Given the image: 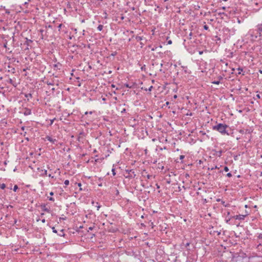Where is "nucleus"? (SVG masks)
Returning <instances> with one entry per match:
<instances>
[{"mask_svg": "<svg viewBox=\"0 0 262 262\" xmlns=\"http://www.w3.org/2000/svg\"><path fill=\"white\" fill-rule=\"evenodd\" d=\"M117 54V52L115 51L111 53V56H115Z\"/></svg>", "mask_w": 262, "mask_h": 262, "instance_id": "28", "label": "nucleus"}, {"mask_svg": "<svg viewBox=\"0 0 262 262\" xmlns=\"http://www.w3.org/2000/svg\"><path fill=\"white\" fill-rule=\"evenodd\" d=\"M95 204H96L95 206L97 207V210H98L99 209V208L101 207V205L99 204L98 202H96Z\"/></svg>", "mask_w": 262, "mask_h": 262, "instance_id": "21", "label": "nucleus"}, {"mask_svg": "<svg viewBox=\"0 0 262 262\" xmlns=\"http://www.w3.org/2000/svg\"><path fill=\"white\" fill-rule=\"evenodd\" d=\"M4 47L5 48H7V45H6V44H5V45H4Z\"/></svg>", "mask_w": 262, "mask_h": 262, "instance_id": "63", "label": "nucleus"}, {"mask_svg": "<svg viewBox=\"0 0 262 262\" xmlns=\"http://www.w3.org/2000/svg\"><path fill=\"white\" fill-rule=\"evenodd\" d=\"M62 27H64V26L62 24H60L58 25V30L59 31H60V30L62 28Z\"/></svg>", "mask_w": 262, "mask_h": 262, "instance_id": "26", "label": "nucleus"}, {"mask_svg": "<svg viewBox=\"0 0 262 262\" xmlns=\"http://www.w3.org/2000/svg\"><path fill=\"white\" fill-rule=\"evenodd\" d=\"M46 139L48 141H50V142H51L52 144H56V142H57V140L56 139H53V138H52L51 137L49 136H47V137H46Z\"/></svg>", "mask_w": 262, "mask_h": 262, "instance_id": "11", "label": "nucleus"}, {"mask_svg": "<svg viewBox=\"0 0 262 262\" xmlns=\"http://www.w3.org/2000/svg\"><path fill=\"white\" fill-rule=\"evenodd\" d=\"M52 229L54 233H57V231L55 229V227H53Z\"/></svg>", "mask_w": 262, "mask_h": 262, "instance_id": "37", "label": "nucleus"}, {"mask_svg": "<svg viewBox=\"0 0 262 262\" xmlns=\"http://www.w3.org/2000/svg\"><path fill=\"white\" fill-rule=\"evenodd\" d=\"M124 85H125V86L126 88H131V86L128 84H127V83L125 84Z\"/></svg>", "mask_w": 262, "mask_h": 262, "instance_id": "44", "label": "nucleus"}, {"mask_svg": "<svg viewBox=\"0 0 262 262\" xmlns=\"http://www.w3.org/2000/svg\"><path fill=\"white\" fill-rule=\"evenodd\" d=\"M49 177L52 179H53L54 178V176H52L51 174H49Z\"/></svg>", "mask_w": 262, "mask_h": 262, "instance_id": "51", "label": "nucleus"}, {"mask_svg": "<svg viewBox=\"0 0 262 262\" xmlns=\"http://www.w3.org/2000/svg\"><path fill=\"white\" fill-rule=\"evenodd\" d=\"M8 68H9L8 70L9 72H11L12 73H14L15 72V69L14 68L10 66H8Z\"/></svg>", "mask_w": 262, "mask_h": 262, "instance_id": "15", "label": "nucleus"}, {"mask_svg": "<svg viewBox=\"0 0 262 262\" xmlns=\"http://www.w3.org/2000/svg\"><path fill=\"white\" fill-rule=\"evenodd\" d=\"M237 23L238 24H241V20L239 19H238V18H237Z\"/></svg>", "mask_w": 262, "mask_h": 262, "instance_id": "53", "label": "nucleus"}, {"mask_svg": "<svg viewBox=\"0 0 262 262\" xmlns=\"http://www.w3.org/2000/svg\"><path fill=\"white\" fill-rule=\"evenodd\" d=\"M257 237L259 239H262V233H259Z\"/></svg>", "mask_w": 262, "mask_h": 262, "instance_id": "40", "label": "nucleus"}, {"mask_svg": "<svg viewBox=\"0 0 262 262\" xmlns=\"http://www.w3.org/2000/svg\"><path fill=\"white\" fill-rule=\"evenodd\" d=\"M246 36L251 41H255L260 36L258 34L257 31L255 29H250L247 33Z\"/></svg>", "mask_w": 262, "mask_h": 262, "instance_id": "2", "label": "nucleus"}, {"mask_svg": "<svg viewBox=\"0 0 262 262\" xmlns=\"http://www.w3.org/2000/svg\"><path fill=\"white\" fill-rule=\"evenodd\" d=\"M177 97H178V96H177V95H174L173 96V98L174 99H177Z\"/></svg>", "mask_w": 262, "mask_h": 262, "instance_id": "49", "label": "nucleus"}, {"mask_svg": "<svg viewBox=\"0 0 262 262\" xmlns=\"http://www.w3.org/2000/svg\"><path fill=\"white\" fill-rule=\"evenodd\" d=\"M220 62L222 63L221 64V69L223 71H224L225 72L228 71V63L225 61H224L223 60H221Z\"/></svg>", "mask_w": 262, "mask_h": 262, "instance_id": "7", "label": "nucleus"}, {"mask_svg": "<svg viewBox=\"0 0 262 262\" xmlns=\"http://www.w3.org/2000/svg\"><path fill=\"white\" fill-rule=\"evenodd\" d=\"M185 158V156L181 155L180 156V160H182Z\"/></svg>", "mask_w": 262, "mask_h": 262, "instance_id": "41", "label": "nucleus"}, {"mask_svg": "<svg viewBox=\"0 0 262 262\" xmlns=\"http://www.w3.org/2000/svg\"><path fill=\"white\" fill-rule=\"evenodd\" d=\"M219 14H224V12H223V13H222V12H220V13H219Z\"/></svg>", "mask_w": 262, "mask_h": 262, "instance_id": "62", "label": "nucleus"}, {"mask_svg": "<svg viewBox=\"0 0 262 262\" xmlns=\"http://www.w3.org/2000/svg\"><path fill=\"white\" fill-rule=\"evenodd\" d=\"M31 114V110L30 109L28 108H25V110L24 112V115L28 116V115H30Z\"/></svg>", "mask_w": 262, "mask_h": 262, "instance_id": "14", "label": "nucleus"}, {"mask_svg": "<svg viewBox=\"0 0 262 262\" xmlns=\"http://www.w3.org/2000/svg\"><path fill=\"white\" fill-rule=\"evenodd\" d=\"M222 9L223 10H225V9H226V7H223L222 8Z\"/></svg>", "mask_w": 262, "mask_h": 262, "instance_id": "61", "label": "nucleus"}, {"mask_svg": "<svg viewBox=\"0 0 262 262\" xmlns=\"http://www.w3.org/2000/svg\"><path fill=\"white\" fill-rule=\"evenodd\" d=\"M57 234L60 236H63L64 235L63 230H60L59 233L57 232Z\"/></svg>", "mask_w": 262, "mask_h": 262, "instance_id": "17", "label": "nucleus"}, {"mask_svg": "<svg viewBox=\"0 0 262 262\" xmlns=\"http://www.w3.org/2000/svg\"><path fill=\"white\" fill-rule=\"evenodd\" d=\"M203 28L205 30H208L209 29V27L207 25H205L204 26H203Z\"/></svg>", "mask_w": 262, "mask_h": 262, "instance_id": "35", "label": "nucleus"}, {"mask_svg": "<svg viewBox=\"0 0 262 262\" xmlns=\"http://www.w3.org/2000/svg\"><path fill=\"white\" fill-rule=\"evenodd\" d=\"M239 132L242 134H250L251 133L252 130L250 129H241Z\"/></svg>", "mask_w": 262, "mask_h": 262, "instance_id": "12", "label": "nucleus"}, {"mask_svg": "<svg viewBox=\"0 0 262 262\" xmlns=\"http://www.w3.org/2000/svg\"><path fill=\"white\" fill-rule=\"evenodd\" d=\"M151 177V176H150V175H149V174H148V175L147 176V179H150Z\"/></svg>", "mask_w": 262, "mask_h": 262, "instance_id": "55", "label": "nucleus"}, {"mask_svg": "<svg viewBox=\"0 0 262 262\" xmlns=\"http://www.w3.org/2000/svg\"><path fill=\"white\" fill-rule=\"evenodd\" d=\"M169 103H169V102H168V101H167V102H166V105L167 106H168V105L169 104Z\"/></svg>", "mask_w": 262, "mask_h": 262, "instance_id": "57", "label": "nucleus"}, {"mask_svg": "<svg viewBox=\"0 0 262 262\" xmlns=\"http://www.w3.org/2000/svg\"><path fill=\"white\" fill-rule=\"evenodd\" d=\"M64 184L66 185H68L69 184V181L68 180H65L64 182Z\"/></svg>", "mask_w": 262, "mask_h": 262, "instance_id": "33", "label": "nucleus"}, {"mask_svg": "<svg viewBox=\"0 0 262 262\" xmlns=\"http://www.w3.org/2000/svg\"><path fill=\"white\" fill-rule=\"evenodd\" d=\"M64 113L65 114H67V117H69L71 114H72V113H70L67 112V110H65L64 111Z\"/></svg>", "mask_w": 262, "mask_h": 262, "instance_id": "25", "label": "nucleus"}, {"mask_svg": "<svg viewBox=\"0 0 262 262\" xmlns=\"http://www.w3.org/2000/svg\"><path fill=\"white\" fill-rule=\"evenodd\" d=\"M25 97H32V94H26Z\"/></svg>", "mask_w": 262, "mask_h": 262, "instance_id": "42", "label": "nucleus"}, {"mask_svg": "<svg viewBox=\"0 0 262 262\" xmlns=\"http://www.w3.org/2000/svg\"><path fill=\"white\" fill-rule=\"evenodd\" d=\"M55 120V118H54L52 120H51V123L50 124L52 125L54 121Z\"/></svg>", "mask_w": 262, "mask_h": 262, "instance_id": "46", "label": "nucleus"}, {"mask_svg": "<svg viewBox=\"0 0 262 262\" xmlns=\"http://www.w3.org/2000/svg\"><path fill=\"white\" fill-rule=\"evenodd\" d=\"M256 98H258V99H260V95H259V94H257V95H256Z\"/></svg>", "mask_w": 262, "mask_h": 262, "instance_id": "48", "label": "nucleus"}, {"mask_svg": "<svg viewBox=\"0 0 262 262\" xmlns=\"http://www.w3.org/2000/svg\"><path fill=\"white\" fill-rule=\"evenodd\" d=\"M37 171L40 173L39 176L41 177H45L47 175V170L43 169L41 168H37Z\"/></svg>", "mask_w": 262, "mask_h": 262, "instance_id": "8", "label": "nucleus"}, {"mask_svg": "<svg viewBox=\"0 0 262 262\" xmlns=\"http://www.w3.org/2000/svg\"><path fill=\"white\" fill-rule=\"evenodd\" d=\"M156 186H157V188H160V186L158 185V184H156Z\"/></svg>", "mask_w": 262, "mask_h": 262, "instance_id": "58", "label": "nucleus"}, {"mask_svg": "<svg viewBox=\"0 0 262 262\" xmlns=\"http://www.w3.org/2000/svg\"><path fill=\"white\" fill-rule=\"evenodd\" d=\"M42 223H45L46 222V220L45 219L41 220Z\"/></svg>", "mask_w": 262, "mask_h": 262, "instance_id": "54", "label": "nucleus"}, {"mask_svg": "<svg viewBox=\"0 0 262 262\" xmlns=\"http://www.w3.org/2000/svg\"><path fill=\"white\" fill-rule=\"evenodd\" d=\"M226 176L227 177L230 178L232 177V174H231V173L229 172V173H227Z\"/></svg>", "mask_w": 262, "mask_h": 262, "instance_id": "38", "label": "nucleus"}, {"mask_svg": "<svg viewBox=\"0 0 262 262\" xmlns=\"http://www.w3.org/2000/svg\"><path fill=\"white\" fill-rule=\"evenodd\" d=\"M66 219V217H59V221L60 222L61 220H65Z\"/></svg>", "mask_w": 262, "mask_h": 262, "instance_id": "43", "label": "nucleus"}, {"mask_svg": "<svg viewBox=\"0 0 262 262\" xmlns=\"http://www.w3.org/2000/svg\"><path fill=\"white\" fill-rule=\"evenodd\" d=\"M199 53L200 55H202L203 53V51H199Z\"/></svg>", "mask_w": 262, "mask_h": 262, "instance_id": "50", "label": "nucleus"}, {"mask_svg": "<svg viewBox=\"0 0 262 262\" xmlns=\"http://www.w3.org/2000/svg\"><path fill=\"white\" fill-rule=\"evenodd\" d=\"M259 72L260 74H262V70H259Z\"/></svg>", "mask_w": 262, "mask_h": 262, "instance_id": "60", "label": "nucleus"}, {"mask_svg": "<svg viewBox=\"0 0 262 262\" xmlns=\"http://www.w3.org/2000/svg\"><path fill=\"white\" fill-rule=\"evenodd\" d=\"M148 47L149 48H151V50L152 51H156L157 50V49L158 48V47H152L151 48V46H149Z\"/></svg>", "mask_w": 262, "mask_h": 262, "instance_id": "22", "label": "nucleus"}, {"mask_svg": "<svg viewBox=\"0 0 262 262\" xmlns=\"http://www.w3.org/2000/svg\"><path fill=\"white\" fill-rule=\"evenodd\" d=\"M167 43L168 45H171L172 43V41L171 40H168Z\"/></svg>", "mask_w": 262, "mask_h": 262, "instance_id": "47", "label": "nucleus"}, {"mask_svg": "<svg viewBox=\"0 0 262 262\" xmlns=\"http://www.w3.org/2000/svg\"><path fill=\"white\" fill-rule=\"evenodd\" d=\"M41 208L42 209V210L44 211H46V212H47L48 213H50V209L48 208L47 207H46V205L45 204H43V205H41Z\"/></svg>", "mask_w": 262, "mask_h": 262, "instance_id": "13", "label": "nucleus"}, {"mask_svg": "<svg viewBox=\"0 0 262 262\" xmlns=\"http://www.w3.org/2000/svg\"><path fill=\"white\" fill-rule=\"evenodd\" d=\"M212 152H213V156L217 157H221L223 152V150L221 147L215 146L214 149H212Z\"/></svg>", "mask_w": 262, "mask_h": 262, "instance_id": "4", "label": "nucleus"}, {"mask_svg": "<svg viewBox=\"0 0 262 262\" xmlns=\"http://www.w3.org/2000/svg\"><path fill=\"white\" fill-rule=\"evenodd\" d=\"M237 70L238 71V74H241V72L243 71V69L242 68H238L237 69Z\"/></svg>", "mask_w": 262, "mask_h": 262, "instance_id": "34", "label": "nucleus"}, {"mask_svg": "<svg viewBox=\"0 0 262 262\" xmlns=\"http://www.w3.org/2000/svg\"><path fill=\"white\" fill-rule=\"evenodd\" d=\"M260 36H262V24H258L255 29Z\"/></svg>", "mask_w": 262, "mask_h": 262, "instance_id": "10", "label": "nucleus"}, {"mask_svg": "<svg viewBox=\"0 0 262 262\" xmlns=\"http://www.w3.org/2000/svg\"><path fill=\"white\" fill-rule=\"evenodd\" d=\"M0 188L2 189H4L6 188V185L4 183H1L0 184Z\"/></svg>", "mask_w": 262, "mask_h": 262, "instance_id": "20", "label": "nucleus"}, {"mask_svg": "<svg viewBox=\"0 0 262 262\" xmlns=\"http://www.w3.org/2000/svg\"><path fill=\"white\" fill-rule=\"evenodd\" d=\"M212 83L215 84H219L220 83V80H215L212 82Z\"/></svg>", "mask_w": 262, "mask_h": 262, "instance_id": "24", "label": "nucleus"}, {"mask_svg": "<svg viewBox=\"0 0 262 262\" xmlns=\"http://www.w3.org/2000/svg\"><path fill=\"white\" fill-rule=\"evenodd\" d=\"M8 82L14 86H16V85L14 84L13 80L11 78H9L8 80Z\"/></svg>", "mask_w": 262, "mask_h": 262, "instance_id": "18", "label": "nucleus"}, {"mask_svg": "<svg viewBox=\"0 0 262 262\" xmlns=\"http://www.w3.org/2000/svg\"><path fill=\"white\" fill-rule=\"evenodd\" d=\"M124 111H125V109H124H124L121 111V112H124Z\"/></svg>", "mask_w": 262, "mask_h": 262, "instance_id": "64", "label": "nucleus"}, {"mask_svg": "<svg viewBox=\"0 0 262 262\" xmlns=\"http://www.w3.org/2000/svg\"><path fill=\"white\" fill-rule=\"evenodd\" d=\"M94 113V112H92V111H90V112H85L84 114L85 115H88V114H92L93 113Z\"/></svg>", "mask_w": 262, "mask_h": 262, "instance_id": "30", "label": "nucleus"}, {"mask_svg": "<svg viewBox=\"0 0 262 262\" xmlns=\"http://www.w3.org/2000/svg\"><path fill=\"white\" fill-rule=\"evenodd\" d=\"M250 262H262V257L258 256H252L249 258Z\"/></svg>", "mask_w": 262, "mask_h": 262, "instance_id": "6", "label": "nucleus"}, {"mask_svg": "<svg viewBox=\"0 0 262 262\" xmlns=\"http://www.w3.org/2000/svg\"><path fill=\"white\" fill-rule=\"evenodd\" d=\"M249 214V213L247 210L245 211V214H238L234 216H232L230 217L229 220L234 219L238 220L239 221H243L245 220V217Z\"/></svg>", "mask_w": 262, "mask_h": 262, "instance_id": "3", "label": "nucleus"}, {"mask_svg": "<svg viewBox=\"0 0 262 262\" xmlns=\"http://www.w3.org/2000/svg\"><path fill=\"white\" fill-rule=\"evenodd\" d=\"M17 189H18V186H17V185H15L14 186V187H13V191L15 192V191H16V190H17Z\"/></svg>", "mask_w": 262, "mask_h": 262, "instance_id": "27", "label": "nucleus"}, {"mask_svg": "<svg viewBox=\"0 0 262 262\" xmlns=\"http://www.w3.org/2000/svg\"><path fill=\"white\" fill-rule=\"evenodd\" d=\"M228 127V125L226 124L219 123L216 125L212 126V129L214 130H216L220 133L222 135H229V133L227 131V128Z\"/></svg>", "mask_w": 262, "mask_h": 262, "instance_id": "1", "label": "nucleus"}, {"mask_svg": "<svg viewBox=\"0 0 262 262\" xmlns=\"http://www.w3.org/2000/svg\"><path fill=\"white\" fill-rule=\"evenodd\" d=\"M202 134V135H205L206 134L205 133H204L203 131H201L200 132Z\"/></svg>", "mask_w": 262, "mask_h": 262, "instance_id": "59", "label": "nucleus"}, {"mask_svg": "<svg viewBox=\"0 0 262 262\" xmlns=\"http://www.w3.org/2000/svg\"><path fill=\"white\" fill-rule=\"evenodd\" d=\"M62 67V64L59 62H57L56 63H54L52 65V68L54 70L57 71L58 70H60Z\"/></svg>", "mask_w": 262, "mask_h": 262, "instance_id": "9", "label": "nucleus"}, {"mask_svg": "<svg viewBox=\"0 0 262 262\" xmlns=\"http://www.w3.org/2000/svg\"><path fill=\"white\" fill-rule=\"evenodd\" d=\"M47 84L48 85H54V84H56L57 85H58V83L56 82L55 83L54 80H52V81H48L47 82Z\"/></svg>", "mask_w": 262, "mask_h": 262, "instance_id": "16", "label": "nucleus"}, {"mask_svg": "<svg viewBox=\"0 0 262 262\" xmlns=\"http://www.w3.org/2000/svg\"><path fill=\"white\" fill-rule=\"evenodd\" d=\"M103 26L102 25H99L97 27V30L99 31H101L103 29Z\"/></svg>", "mask_w": 262, "mask_h": 262, "instance_id": "19", "label": "nucleus"}, {"mask_svg": "<svg viewBox=\"0 0 262 262\" xmlns=\"http://www.w3.org/2000/svg\"><path fill=\"white\" fill-rule=\"evenodd\" d=\"M50 195H54V192H52V191L50 192Z\"/></svg>", "mask_w": 262, "mask_h": 262, "instance_id": "56", "label": "nucleus"}, {"mask_svg": "<svg viewBox=\"0 0 262 262\" xmlns=\"http://www.w3.org/2000/svg\"><path fill=\"white\" fill-rule=\"evenodd\" d=\"M25 126H22V127H21V129L22 130H25Z\"/></svg>", "mask_w": 262, "mask_h": 262, "instance_id": "52", "label": "nucleus"}, {"mask_svg": "<svg viewBox=\"0 0 262 262\" xmlns=\"http://www.w3.org/2000/svg\"><path fill=\"white\" fill-rule=\"evenodd\" d=\"M40 32L41 33V38L43 39V34L42 33L43 32L44 30L43 29H40L39 30Z\"/></svg>", "mask_w": 262, "mask_h": 262, "instance_id": "31", "label": "nucleus"}, {"mask_svg": "<svg viewBox=\"0 0 262 262\" xmlns=\"http://www.w3.org/2000/svg\"><path fill=\"white\" fill-rule=\"evenodd\" d=\"M113 167H114V165H113ZM112 174L114 176H115L116 175V172H115V169L114 167H113V168L112 169Z\"/></svg>", "mask_w": 262, "mask_h": 262, "instance_id": "23", "label": "nucleus"}, {"mask_svg": "<svg viewBox=\"0 0 262 262\" xmlns=\"http://www.w3.org/2000/svg\"><path fill=\"white\" fill-rule=\"evenodd\" d=\"M192 33L191 32L189 33V35H188V39H191V37H192Z\"/></svg>", "mask_w": 262, "mask_h": 262, "instance_id": "36", "label": "nucleus"}, {"mask_svg": "<svg viewBox=\"0 0 262 262\" xmlns=\"http://www.w3.org/2000/svg\"><path fill=\"white\" fill-rule=\"evenodd\" d=\"M125 173V177L126 178L132 179L134 178L136 176L133 169H126Z\"/></svg>", "mask_w": 262, "mask_h": 262, "instance_id": "5", "label": "nucleus"}, {"mask_svg": "<svg viewBox=\"0 0 262 262\" xmlns=\"http://www.w3.org/2000/svg\"><path fill=\"white\" fill-rule=\"evenodd\" d=\"M224 170L225 171L227 172V171H228L229 170V168L227 166H225L224 168Z\"/></svg>", "mask_w": 262, "mask_h": 262, "instance_id": "32", "label": "nucleus"}, {"mask_svg": "<svg viewBox=\"0 0 262 262\" xmlns=\"http://www.w3.org/2000/svg\"><path fill=\"white\" fill-rule=\"evenodd\" d=\"M48 200L51 201H54V199L52 197H48Z\"/></svg>", "mask_w": 262, "mask_h": 262, "instance_id": "39", "label": "nucleus"}, {"mask_svg": "<svg viewBox=\"0 0 262 262\" xmlns=\"http://www.w3.org/2000/svg\"><path fill=\"white\" fill-rule=\"evenodd\" d=\"M219 168L217 166H215V167H211V168H209L208 169H210V170H212L213 169H219Z\"/></svg>", "mask_w": 262, "mask_h": 262, "instance_id": "29", "label": "nucleus"}, {"mask_svg": "<svg viewBox=\"0 0 262 262\" xmlns=\"http://www.w3.org/2000/svg\"><path fill=\"white\" fill-rule=\"evenodd\" d=\"M77 185L78 186V187H81V183H77ZM80 190H82V189H81V188H80Z\"/></svg>", "mask_w": 262, "mask_h": 262, "instance_id": "45", "label": "nucleus"}]
</instances>
